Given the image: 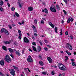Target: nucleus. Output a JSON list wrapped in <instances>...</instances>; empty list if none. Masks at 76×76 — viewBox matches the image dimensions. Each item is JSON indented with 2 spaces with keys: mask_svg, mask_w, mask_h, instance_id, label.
Here are the masks:
<instances>
[{
  "mask_svg": "<svg viewBox=\"0 0 76 76\" xmlns=\"http://www.w3.org/2000/svg\"><path fill=\"white\" fill-rule=\"evenodd\" d=\"M4 60L5 61H6V62L8 63L11 62V58H10V56L8 55H7L6 56H5V58L4 59Z\"/></svg>",
  "mask_w": 76,
  "mask_h": 76,
  "instance_id": "f257e3e1",
  "label": "nucleus"
},
{
  "mask_svg": "<svg viewBox=\"0 0 76 76\" xmlns=\"http://www.w3.org/2000/svg\"><path fill=\"white\" fill-rule=\"evenodd\" d=\"M66 48L67 49H69L70 50H73V47H72V46L71 45V44L69 43H67L66 46Z\"/></svg>",
  "mask_w": 76,
  "mask_h": 76,
  "instance_id": "f03ea898",
  "label": "nucleus"
},
{
  "mask_svg": "<svg viewBox=\"0 0 76 76\" xmlns=\"http://www.w3.org/2000/svg\"><path fill=\"white\" fill-rule=\"evenodd\" d=\"M27 61L28 63H32L33 62V60L31 56H29L28 57V58H27Z\"/></svg>",
  "mask_w": 76,
  "mask_h": 76,
  "instance_id": "7ed1b4c3",
  "label": "nucleus"
},
{
  "mask_svg": "<svg viewBox=\"0 0 76 76\" xmlns=\"http://www.w3.org/2000/svg\"><path fill=\"white\" fill-rule=\"evenodd\" d=\"M50 10L52 12H53V13H56V8L50 7Z\"/></svg>",
  "mask_w": 76,
  "mask_h": 76,
  "instance_id": "20e7f679",
  "label": "nucleus"
},
{
  "mask_svg": "<svg viewBox=\"0 0 76 76\" xmlns=\"http://www.w3.org/2000/svg\"><path fill=\"white\" fill-rule=\"evenodd\" d=\"M23 41L25 43H28L29 42V41L26 37L23 38Z\"/></svg>",
  "mask_w": 76,
  "mask_h": 76,
  "instance_id": "39448f33",
  "label": "nucleus"
},
{
  "mask_svg": "<svg viewBox=\"0 0 76 76\" xmlns=\"http://www.w3.org/2000/svg\"><path fill=\"white\" fill-rule=\"evenodd\" d=\"M59 69L61 70H62L63 71H65V70H66V69L65 66L63 65V66L60 68Z\"/></svg>",
  "mask_w": 76,
  "mask_h": 76,
  "instance_id": "423d86ee",
  "label": "nucleus"
},
{
  "mask_svg": "<svg viewBox=\"0 0 76 76\" xmlns=\"http://www.w3.org/2000/svg\"><path fill=\"white\" fill-rule=\"evenodd\" d=\"M10 73L12 76H15V71L14 70V69H11V71L10 72Z\"/></svg>",
  "mask_w": 76,
  "mask_h": 76,
  "instance_id": "0eeeda50",
  "label": "nucleus"
},
{
  "mask_svg": "<svg viewBox=\"0 0 76 76\" xmlns=\"http://www.w3.org/2000/svg\"><path fill=\"white\" fill-rule=\"evenodd\" d=\"M0 64L1 66H3L4 65V61L3 60H2L0 61Z\"/></svg>",
  "mask_w": 76,
  "mask_h": 76,
  "instance_id": "6e6552de",
  "label": "nucleus"
},
{
  "mask_svg": "<svg viewBox=\"0 0 76 76\" xmlns=\"http://www.w3.org/2000/svg\"><path fill=\"white\" fill-rule=\"evenodd\" d=\"M47 60L50 63H51L53 62V60L50 57H48L47 58Z\"/></svg>",
  "mask_w": 76,
  "mask_h": 76,
  "instance_id": "1a4fd4ad",
  "label": "nucleus"
},
{
  "mask_svg": "<svg viewBox=\"0 0 76 76\" xmlns=\"http://www.w3.org/2000/svg\"><path fill=\"white\" fill-rule=\"evenodd\" d=\"M63 66V64H62L61 63H59L58 64V66L59 68V69H60V68Z\"/></svg>",
  "mask_w": 76,
  "mask_h": 76,
  "instance_id": "9d476101",
  "label": "nucleus"
},
{
  "mask_svg": "<svg viewBox=\"0 0 76 76\" xmlns=\"http://www.w3.org/2000/svg\"><path fill=\"white\" fill-rule=\"evenodd\" d=\"M8 50H9V51L10 52V53H11V54H12L13 52L14 51L13 49L11 48H9Z\"/></svg>",
  "mask_w": 76,
  "mask_h": 76,
  "instance_id": "9b49d317",
  "label": "nucleus"
},
{
  "mask_svg": "<svg viewBox=\"0 0 76 76\" xmlns=\"http://www.w3.org/2000/svg\"><path fill=\"white\" fill-rule=\"evenodd\" d=\"M4 32L5 34H6V35L7 36H8L9 34V33H8V31L6 29H5Z\"/></svg>",
  "mask_w": 76,
  "mask_h": 76,
  "instance_id": "f8f14e48",
  "label": "nucleus"
},
{
  "mask_svg": "<svg viewBox=\"0 0 76 76\" xmlns=\"http://www.w3.org/2000/svg\"><path fill=\"white\" fill-rule=\"evenodd\" d=\"M28 10L30 12L32 11V10H33V7H28Z\"/></svg>",
  "mask_w": 76,
  "mask_h": 76,
  "instance_id": "ddd939ff",
  "label": "nucleus"
},
{
  "mask_svg": "<svg viewBox=\"0 0 76 76\" xmlns=\"http://www.w3.org/2000/svg\"><path fill=\"white\" fill-rule=\"evenodd\" d=\"M18 4H19V7H20L22 8V5L23 4V3H20V1H18L17 2Z\"/></svg>",
  "mask_w": 76,
  "mask_h": 76,
  "instance_id": "4468645a",
  "label": "nucleus"
},
{
  "mask_svg": "<svg viewBox=\"0 0 76 76\" xmlns=\"http://www.w3.org/2000/svg\"><path fill=\"white\" fill-rule=\"evenodd\" d=\"M4 4V2L2 0L0 1V7H1Z\"/></svg>",
  "mask_w": 76,
  "mask_h": 76,
  "instance_id": "2eb2a0df",
  "label": "nucleus"
},
{
  "mask_svg": "<svg viewBox=\"0 0 76 76\" xmlns=\"http://www.w3.org/2000/svg\"><path fill=\"white\" fill-rule=\"evenodd\" d=\"M2 49H3V50L4 51H7V47L4 45L2 46Z\"/></svg>",
  "mask_w": 76,
  "mask_h": 76,
  "instance_id": "dca6fc26",
  "label": "nucleus"
},
{
  "mask_svg": "<svg viewBox=\"0 0 76 76\" xmlns=\"http://www.w3.org/2000/svg\"><path fill=\"white\" fill-rule=\"evenodd\" d=\"M39 64L41 65L42 66H44V63L41 61H40L39 62Z\"/></svg>",
  "mask_w": 76,
  "mask_h": 76,
  "instance_id": "f3484780",
  "label": "nucleus"
},
{
  "mask_svg": "<svg viewBox=\"0 0 76 76\" xmlns=\"http://www.w3.org/2000/svg\"><path fill=\"white\" fill-rule=\"evenodd\" d=\"M56 9L58 11H59L60 10V6L58 5H56Z\"/></svg>",
  "mask_w": 76,
  "mask_h": 76,
  "instance_id": "a211bd4d",
  "label": "nucleus"
},
{
  "mask_svg": "<svg viewBox=\"0 0 76 76\" xmlns=\"http://www.w3.org/2000/svg\"><path fill=\"white\" fill-rule=\"evenodd\" d=\"M65 52L66 53V54H67L69 56H71V53L69 52V51H68V50H66Z\"/></svg>",
  "mask_w": 76,
  "mask_h": 76,
  "instance_id": "6ab92c4d",
  "label": "nucleus"
},
{
  "mask_svg": "<svg viewBox=\"0 0 76 76\" xmlns=\"http://www.w3.org/2000/svg\"><path fill=\"white\" fill-rule=\"evenodd\" d=\"M32 48L33 50H34V51H36V52H37V49L36 48H35V47L34 46H32Z\"/></svg>",
  "mask_w": 76,
  "mask_h": 76,
  "instance_id": "aec40b11",
  "label": "nucleus"
},
{
  "mask_svg": "<svg viewBox=\"0 0 76 76\" xmlns=\"http://www.w3.org/2000/svg\"><path fill=\"white\" fill-rule=\"evenodd\" d=\"M4 43L6 45H7V44H10V42L8 41H4Z\"/></svg>",
  "mask_w": 76,
  "mask_h": 76,
  "instance_id": "412c9836",
  "label": "nucleus"
},
{
  "mask_svg": "<svg viewBox=\"0 0 76 76\" xmlns=\"http://www.w3.org/2000/svg\"><path fill=\"white\" fill-rule=\"evenodd\" d=\"M45 12V13H47V14L48 13V10L47 8H45L44 9Z\"/></svg>",
  "mask_w": 76,
  "mask_h": 76,
  "instance_id": "4be33fe9",
  "label": "nucleus"
},
{
  "mask_svg": "<svg viewBox=\"0 0 76 76\" xmlns=\"http://www.w3.org/2000/svg\"><path fill=\"white\" fill-rule=\"evenodd\" d=\"M38 51L39 52H40L41 51V48L40 46H39V48L38 49Z\"/></svg>",
  "mask_w": 76,
  "mask_h": 76,
  "instance_id": "5701e85b",
  "label": "nucleus"
},
{
  "mask_svg": "<svg viewBox=\"0 0 76 76\" xmlns=\"http://www.w3.org/2000/svg\"><path fill=\"white\" fill-rule=\"evenodd\" d=\"M16 53L18 56H20V53H19V52L17 51L16 52Z\"/></svg>",
  "mask_w": 76,
  "mask_h": 76,
  "instance_id": "b1692460",
  "label": "nucleus"
},
{
  "mask_svg": "<svg viewBox=\"0 0 76 76\" xmlns=\"http://www.w3.org/2000/svg\"><path fill=\"white\" fill-rule=\"evenodd\" d=\"M5 29L4 28L1 29L0 31V32H1V33H3V32H4Z\"/></svg>",
  "mask_w": 76,
  "mask_h": 76,
  "instance_id": "393cba45",
  "label": "nucleus"
},
{
  "mask_svg": "<svg viewBox=\"0 0 76 76\" xmlns=\"http://www.w3.org/2000/svg\"><path fill=\"white\" fill-rule=\"evenodd\" d=\"M72 65L73 66H75L76 64L75 63V62L74 61H72Z\"/></svg>",
  "mask_w": 76,
  "mask_h": 76,
  "instance_id": "a878e982",
  "label": "nucleus"
},
{
  "mask_svg": "<svg viewBox=\"0 0 76 76\" xmlns=\"http://www.w3.org/2000/svg\"><path fill=\"white\" fill-rule=\"evenodd\" d=\"M42 73L43 75H45L47 74V72H42Z\"/></svg>",
  "mask_w": 76,
  "mask_h": 76,
  "instance_id": "bb28decb",
  "label": "nucleus"
},
{
  "mask_svg": "<svg viewBox=\"0 0 76 76\" xmlns=\"http://www.w3.org/2000/svg\"><path fill=\"white\" fill-rule=\"evenodd\" d=\"M55 31L56 32V33H57V27H56L55 28Z\"/></svg>",
  "mask_w": 76,
  "mask_h": 76,
  "instance_id": "cd10ccee",
  "label": "nucleus"
},
{
  "mask_svg": "<svg viewBox=\"0 0 76 76\" xmlns=\"http://www.w3.org/2000/svg\"><path fill=\"white\" fill-rule=\"evenodd\" d=\"M15 8L14 7H12L11 8L12 11H15Z\"/></svg>",
  "mask_w": 76,
  "mask_h": 76,
  "instance_id": "c85d7f7f",
  "label": "nucleus"
},
{
  "mask_svg": "<svg viewBox=\"0 0 76 76\" xmlns=\"http://www.w3.org/2000/svg\"><path fill=\"white\" fill-rule=\"evenodd\" d=\"M51 74L52 75H55V72L54 71H52L51 72Z\"/></svg>",
  "mask_w": 76,
  "mask_h": 76,
  "instance_id": "c756f323",
  "label": "nucleus"
},
{
  "mask_svg": "<svg viewBox=\"0 0 76 76\" xmlns=\"http://www.w3.org/2000/svg\"><path fill=\"white\" fill-rule=\"evenodd\" d=\"M15 14L17 17H19V14L18 13L15 12Z\"/></svg>",
  "mask_w": 76,
  "mask_h": 76,
  "instance_id": "7c9ffc66",
  "label": "nucleus"
},
{
  "mask_svg": "<svg viewBox=\"0 0 76 76\" xmlns=\"http://www.w3.org/2000/svg\"><path fill=\"white\" fill-rule=\"evenodd\" d=\"M13 67H14V69H18V70L19 69V68H18V67L16 66H13Z\"/></svg>",
  "mask_w": 76,
  "mask_h": 76,
  "instance_id": "2f4dec72",
  "label": "nucleus"
},
{
  "mask_svg": "<svg viewBox=\"0 0 76 76\" xmlns=\"http://www.w3.org/2000/svg\"><path fill=\"white\" fill-rule=\"evenodd\" d=\"M0 10L1 12H3L4 11V9H3L2 7H1L0 8Z\"/></svg>",
  "mask_w": 76,
  "mask_h": 76,
  "instance_id": "473e14b6",
  "label": "nucleus"
},
{
  "mask_svg": "<svg viewBox=\"0 0 76 76\" xmlns=\"http://www.w3.org/2000/svg\"><path fill=\"white\" fill-rule=\"evenodd\" d=\"M70 18H68L67 21V23H70Z\"/></svg>",
  "mask_w": 76,
  "mask_h": 76,
  "instance_id": "72a5a7b5",
  "label": "nucleus"
},
{
  "mask_svg": "<svg viewBox=\"0 0 76 76\" xmlns=\"http://www.w3.org/2000/svg\"><path fill=\"white\" fill-rule=\"evenodd\" d=\"M34 23L35 24H37V22H38V20H37L35 19L34 20Z\"/></svg>",
  "mask_w": 76,
  "mask_h": 76,
  "instance_id": "f704fd0d",
  "label": "nucleus"
},
{
  "mask_svg": "<svg viewBox=\"0 0 76 76\" xmlns=\"http://www.w3.org/2000/svg\"><path fill=\"white\" fill-rule=\"evenodd\" d=\"M11 54V55H10V56H11V57L12 58H15V57H14V56H13V54Z\"/></svg>",
  "mask_w": 76,
  "mask_h": 76,
  "instance_id": "c9c22d12",
  "label": "nucleus"
},
{
  "mask_svg": "<svg viewBox=\"0 0 76 76\" xmlns=\"http://www.w3.org/2000/svg\"><path fill=\"white\" fill-rule=\"evenodd\" d=\"M0 75L2 76H5L1 72H0Z\"/></svg>",
  "mask_w": 76,
  "mask_h": 76,
  "instance_id": "e433bc0d",
  "label": "nucleus"
},
{
  "mask_svg": "<svg viewBox=\"0 0 76 76\" xmlns=\"http://www.w3.org/2000/svg\"><path fill=\"white\" fill-rule=\"evenodd\" d=\"M41 23L42 24H44V21L43 20H41Z\"/></svg>",
  "mask_w": 76,
  "mask_h": 76,
  "instance_id": "4c0bfd02",
  "label": "nucleus"
},
{
  "mask_svg": "<svg viewBox=\"0 0 76 76\" xmlns=\"http://www.w3.org/2000/svg\"><path fill=\"white\" fill-rule=\"evenodd\" d=\"M44 50H45L46 51H48V48H44Z\"/></svg>",
  "mask_w": 76,
  "mask_h": 76,
  "instance_id": "58836bf2",
  "label": "nucleus"
},
{
  "mask_svg": "<svg viewBox=\"0 0 76 76\" xmlns=\"http://www.w3.org/2000/svg\"><path fill=\"white\" fill-rule=\"evenodd\" d=\"M70 37L71 39H73V37L72 36V35H70Z\"/></svg>",
  "mask_w": 76,
  "mask_h": 76,
  "instance_id": "ea45409f",
  "label": "nucleus"
},
{
  "mask_svg": "<svg viewBox=\"0 0 76 76\" xmlns=\"http://www.w3.org/2000/svg\"><path fill=\"white\" fill-rule=\"evenodd\" d=\"M61 32H60V35H62V34H63V31H62V29H61Z\"/></svg>",
  "mask_w": 76,
  "mask_h": 76,
  "instance_id": "a19ab883",
  "label": "nucleus"
},
{
  "mask_svg": "<svg viewBox=\"0 0 76 76\" xmlns=\"http://www.w3.org/2000/svg\"><path fill=\"white\" fill-rule=\"evenodd\" d=\"M47 45L48 48H51V46L49 45Z\"/></svg>",
  "mask_w": 76,
  "mask_h": 76,
  "instance_id": "79ce46f5",
  "label": "nucleus"
},
{
  "mask_svg": "<svg viewBox=\"0 0 76 76\" xmlns=\"http://www.w3.org/2000/svg\"><path fill=\"white\" fill-rule=\"evenodd\" d=\"M7 5H8V7H9L10 6V5L9 3H7Z\"/></svg>",
  "mask_w": 76,
  "mask_h": 76,
  "instance_id": "37998d69",
  "label": "nucleus"
},
{
  "mask_svg": "<svg viewBox=\"0 0 76 76\" xmlns=\"http://www.w3.org/2000/svg\"><path fill=\"white\" fill-rule=\"evenodd\" d=\"M32 28H33V30H34L36 28L34 25H33Z\"/></svg>",
  "mask_w": 76,
  "mask_h": 76,
  "instance_id": "c03bdc74",
  "label": "nucleus"
},
{
  "mask_svg": "<svg viewBox=\"0 0 76 76\" xmlns=\"http://www.w3.org/2000/svg\"><path fill=\"white\" fill-rule=\"evenodd\" d=\"M50 26H51V27H52V28H54V24H52V25Z\"/></svg>",
  "mask_w": 76,
  "mask_h": 76,
  "instance_id": "a18cd8bd",
  "label": "nucleus"
},
{
  "mask_svg": "<svg viewBox=\"0 0 76 76\" xmlns=\"http://www.w3.org/2000/svg\"><path fill=\"white\" fill-rule=\"evenodd\" d=\"M70 21L71 22H73V18H71V19H70Z\"/></svg>",
  "mask_w": 76,
  "mask_h": 76,
  "instance_id": "49530a36",
  "label": "nucleus"
},
{
  "mask_svg": "<svg viewBox=\"0 0 76 76\" xmlns=\"http://www.w3.org/2000/svg\"><path fill=\"white\" fill-rule=\"evenodd\" d=\"M68 34H69L68 31H66L65 32V35H68Z\"/></svg>",
  "mask_w": 76,
  "mask_h": 76,
  "instance_id": "de8ad7c7",
  "label": "nucleus"
},
{
  "mask_svg": "<svg viewBox=\"0 0 76 76\" xmlns=\"http://www.w3.org/2000/svg\"><path fill=\"white\" fill-rule=\"evenodd\" d=\"M34 34L35 37H37L38 36V35H37V34L36 33H34Z\"/></svg>",
  "mask_w": 76,
  "mask_h": 76,
  "instance_id": "09e8293b",
  "label": "nucleus"
},
{
  "mask_svg": "<svg viewBox=\"0 0 76 76\" xmlns=\"http://www.w3.org/2000/svg\"><path fill=\"white\" fill-rule=\"evenodd\" d=\"M48 23L49 25H50V26H51L53 24H52V23L51 22H49Z\"/></svg>",
  "mask_w": 76,
  "mask_h": 76,
  "instance_id": "8fccbe9b",
  "label": "nucleus"
},
{
  "mask_svg": "<svg viewBox=\"0 0 76 76\" xmlns=\"http://www.w3.org/2000/svg\"><path fill=\"white\" fill-rule=\"evenodd\" d=\"M25 21H24V20H23L22 21V24H23V25H24V24H25Z\"/></svg>",
  "mask_w": 76,
  "mask_h": 76,
  "instance_id": "3c124183",
  "label": "nucleus"
},
{
  "mask_svg": "<svg viewBox=\"0 0 76 76\" xmlns=\"http://www.w3.org/2000/svg\"><path fill=\"white\" fill-rule=\"evenodd\" d=\"M32 44L33 45H36V43H35V42H33L32 43Z\"/></svg>",
  "mask_w": 76,
  "mask_h": 76,
  "instance_id": "603ef678",
  "label": "nucleus"
},
{
  "mask_svg": "<svg viewBox=\"0 0 76 76\" xmlns=\"http://www.w3.org/2000/svg\"><path fill=\"white\" fill-rule=\"evenodd\" d=\"M64 1L65 3L66 4H67V0H63Z\"/></svg>",
  "mask_w": 76,
  "mask_h": 76,
  "instance_id": "864d4df0",
  "label": "nucleus"
},
{
  "mask_svg": "<svg viewBox=\"0 0 76 76\" xmlns=\"http://www.w3.org/2000/svg\"><path fill=\"white\" fill-rule=\"evenodd\" d=\"M45 43H48V40H45Z\"/></svg>",
  "mask_w": 76,
  "mask_h": 76,
  "instance_id": "5fc2aeb1",
  "label": "nucleus"
},
{
  "mask_svg": "<svg viewBox=\"0 0 76 76\" xmlns=\"http://www.w3.org/2000/svg\"><path fill=\"white\" fill-rule=\"evenodd\" d=\"M64 21L63 20H62V21H61V23H62V25H63V24L64 23Z\"/></svg>",
  "mask_w": 76,
  "mask_h": 76,
  "instance_id": "6e6d98bb",
  "label": "nucleus"
},
{
  "mask_svg": "<svg viewBox=\"0 0 76 76\" xmlns=\"http://www.w3.org/2000/svg\"><path fill=\"white\" fill-rule=\"evenodd\" d=\"M65 58H66V59L67 60H69V58L68 57H67V56H65Z\"/></svg>",
  "mask_w": 76,
  "mask_h": 76,
  "instance_id": "4d7b16f0",
  "label": "nucleus"
},
{
  "mask_svg": "<svg viewBox=\"0 0 76 76\" xmlns=\"http://www.w3.org/2000/svg\"><path fill=\"white\" fill-rule=\"evenodd\" d=\"M29 51H31V52H32V50H31V49L29 48L28 49Z\"/></svg>",
  "mask_w": 76,
  "mask_h": 76,
  "instance_id": "13d9d810",
  "label": "nucleus"
},
{
  "mask_svg": "<svg viewBox=\"0 0 76 76\" xmlns=\"http://www.w3.org/2000/svg\"><path fill=\"white\" fill-rule=\"evenodd\" d=\"M34 30V32H37V30H36V29H35Z\"/></svg>",
  "mask_w": 76,
  "mask_h": 76,
  "instance_id": "bf43d9fd",
  "label": "nucleus"
},
{
  "mask_svg": "<svg viewBox=\"0 0 76 76\" xmlns=\"http://www.w3.org/2000/svg\"><path fill=\"white\" fill-rule=\"evenodd\" d=\"M39 43L41 45H42V42H41V41L39 42Z\"/></svg>",
  "mask_w": 76,
  "mask_h": 76,
  "instance_id": "052dcab7",
  "label": "nucleus"
},
{
  "mask_svg": "<svg viewBox=\"0 0 76 76\" xmlns=\"http://www.w3.org/2000/svg\"><path fill=\"white\" fill-rule=\"evenodd\" d=\"M18 39L20 40L21 39V36H19Z\"/></svg>",
  "mask_w": 76,
  "mask_h": 76,
  "instance_id": "680f3d73",
  "label": "nucleus"
},
{
  "mask_svg": "<svg viewBox=\"0 0 76 76\" xmlns=\"http://www.w3.org/2000/svg\"><path fill=\"white\" fill-rule=\"evenodd\" d=\"M9 27L10 29H12V26H9Z\"/></svg>",
  "mask_w": 76,
  "mask_h": 76,
  "instance_id": "e2e57ef3",
  "label": "nucleus"
},
{
  "mask_svg": "<svg viewBox=\"0 0 76 76\" xmlns=\"http://www.w3.org/2000/svg\"><path fill=\"white\" fill-rule=\"evenodd\" d=\"M24 70H26V71H27V70H28V69L26 68H24Z\"/></svg>",
  "mask_w": 76,
  "mask_h": 76,
  "instance_id": "0e129e2a",
  "label": "nucleus"
},
{
  "mask_svg": "<svg viewBox=\"0 0 76 76\" xmlns=\"http://www.w3.org/2000/svg\"><path fill=\"white\" fill-rule=\"evenodd\" d=\"M18 33H19V34H20V33L21 32V31H20V30H18Z\"/></svg>",
  "mask_w": 76,
  "mask_h": 76,
  "instance_id": "69168bd1",
  "label": "nucleus"
},
{
  "mask_svg": "<svg viewBox=\"0 0 76 76\" xmlns=\"http://www.w3.org/2000/svg\"><path fill=\"white\" fill-rule=\"evenodd\" d=\"M19 37H22V34L21 33L19 34Z\"/></svg>",
  "mask_w": 76,
  "mask_h": 76,
  "instance_id": "338daca9",
  "label": "nucleus"
},
{
  "mask_svg": "<svg viewBox=\"0 0 76 76\" xmlns=\"http://www.w3.org/2000/svg\"><path fill=\"white\" fill-rule=\"evenodd\" d=\"M71 61H75V59H71Z\"/></svg>",
  "mask_w": 76,
  "mask_h": 76,
  "instance_id": "774afa93",
  "label": "nucleus"
}]
</instances>
